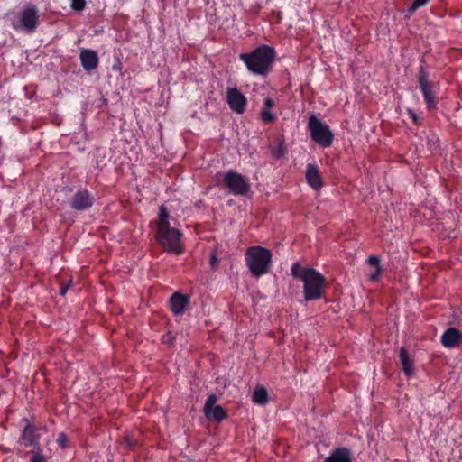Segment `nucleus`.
<instances>
[{
  "label": "nucleus",
  "mask_w": 462,
  "mask_h": 462,
  "mask_svg": "<svg viewBox=\"0 0 462 462\" xmlns=\"http://www.w3.org/2000/svg\"><path fill=\"white\" fill-rule=\"evenodd\" d=\"M308 131L311 139L320 147L328 148L334 140V134L329 126L312 114L309 117Z\"/></svg>",
  "instance_id": "obj_5"
},
{
  "label": "nucleus",
  "mask_w": 462,
  "mask_h": 462,
  "mask_svg": "<svg viewBox=\"0 0 462 462\" xmlns=\"http://www.w3.org/2000/svg\"><path fill=\"white\" fill-rule=\"evenodd\" d=\"M39 18L40 15L37 6L32 3H27L13 22V27L15 30H22L27 33H32L38 27Z\"/></svg>",
  "instance_id": "obj_6"
},
{
  "label": "nucleus",
  "mask_w": 462,
  "mask_h": 462,
  "mask_svg": "<svg viewBox=\"0 0 462 462\" xmlns=\"http://www.w3.org/2000/svg\"><path fill=\"white\" fill-rule=\"evenodd\" d=\"M226 102L230 109L238 115L243 114L247 106V98L237 88H227Z\"/></svg>",
  "instance_id": "obj_9"
},
{
  "label": "nucleus",
  "mask_w": 462,
  "mask_h": 462,
  "mask_svg": "<svg viewBox=\"0 0 462 462\" xmlns=\"http://www.w3.org/2000/svg\"><path fill=\"white\" fill-rule=\"evenodd\" d=\"M29 462H47L44 456L41 452H35L30 457Z\"/></svg>",
  "instance_id": "obj_26"
},
{
  "label": "nucleus",
  "mask_w": 462,
  "mask_h": 462,
  "mask_svg": "<svg viewBox=\"0 0 462 462\" xmlns=\"http://www.w3.org/2000/svg\"><path fill=\"white\" fill-rule=\"evenodd\" d=\"M70 8L76 12H82L86 7V0H69Z\"/></svg>",
  "instance_id": "obj_23"
},
{
  "label": "nucleus",
  "mask_w": 462,
  "mask_h": 462,
  "mask_svg": "<svg viewBox=\"0 0 462 462\" xmlns=\"http://www.w3.org/2000/svg\"><path fill=\"white\" fill-rule=\"evenodd\" d=\"M302 282L305 300H316L323 297L326 278L320 273L312 269L302 277Z\"/></svg>",
  "instance_id": "obj_4"
},
{
  "label": "nucleus",
  "mask_w": 462,
  "mask_h": 462,
  "mask_svg": "<svg viewBox=\"0 0 462 462\" xmlns=\"http://www.w3.org/2000/svg\"><path fill=\"white\" fill-rule=\"evenodd\" d=\"M246 265L254 277L266 274L272 264V253L269 249L254 245L246 249L245 254Z\"/></svg>",
  "instance_id": "obj_3"
},
{
  "label": "nucleus",
  "mask_w": 462,
  "mask_h": 462,
  "mask_svg": "<svg viewBox=\"0 0 462 462\" xmlns=\"http://www.w3.org/2000/svg\"><path fill=\"white\" fill-rule=\"evenodd\" d=\"M171 216L165 206H161L158 212L156 239L163 249L174 254L183 252L181 232L171 226Z\"/></svg>",
  "instance_id": "obj_1"
},
{
  "label": "nucleus",
  "mask_w": 462,
  "mask_h": 462,
  "mask_svg": "<svg viewBox=\"0 0 462 462\" xmlns=\"http://www.w3.org/2000/svg\"><path fill=\"white\" fill-rule=\"evenodd\" d=\"M408 114L410 116V117L411 118V120L415 123V124H419V117L417 116V115L415 114L414 111L412 110H408Z\"/></svg>",
  "instance_id": "obj_27"
},
{
  "label": "nucleus",
  "mask_w": 462,
  "mask_h": 462,
  "mask_svg": "<svg viewBox=\"0 0 462 462\" xmlns=\"http://www.w3.org/2000/svg\"><path fill=\"white\" fill-rule=\"evenodd\" d=\"M70 282H69L66 286H61L60 291V294L61 296H64L67 293V291L70 286Z\"/></svg>",
  "instance_id": "obj_29"
},
{
  "label": "nucleus",
  "mask_w": 462,
  "mask_h": 462,
  "mask_svg": "<svg viewBox=\"0 0 462 462\" xmlns=\"http://www.w3.org/2000/svg\"><path fill=\"white\" fill-rule=\"evenodd\" d=\"M274 106V100L269 97L263 99V106L260 111V118L264 124H273L276 120V116L272 113Z\"/></svg>",
  "instance_id": "obj_18"
},
{
  "label": "nucleus",
  "mask_w": 462,
  "mask_h": 462,
  "mask_svg": "<svg viewBox=\"0 0 462 462\" xmlns=\"http://www.w3.org/2000/svg\"><path fill=\"white\" fill-rule=\"evenodd\" d=\"M57 443L61 448H65L68 443V438L65 433H60L58 435Z\"/></svg>",
  "instance_id": "obj_25"
},
{
  "label": "nucleus",
  "mask_w": 462,
  "mask_h": 462,
  "mask_svg": "<svg viewBox=\"0 0 462 462\" xmlns=\"http://www.w3.org/2000/svg\"><path fill=\"white\" fill-rule=\"evenodd\" d=\"M324 462H352V454L347 448L334 449Z\"/></svg>",
  "instance_id": "obj_17"
},
{
  "label": "nucleus",
  "mask_w": 462,
  "mask_h": 462,
  "mask_svg": "<svg viewBox=\"0 0 462 462\" xmlns=\"http://www.w3.org/2000/svg\"><path fill=\"white\" fill-rule=\"evenodd\" d=\"M269 397L265 387L257 386L253 393L252 401L254 403L264 406L268 402Z\"/></svg>",
  "instance_id": "obj_20"
},
{
  "label": "nucleus",
  "mask_w": 462,
  "mask_h": 462,
  "mask_svg": "<svg viewBox=\"0 0 462 462\" xmlns=\"http://www.w3.org/2000/svg\"><path fill=\"white\" fill-rule=\"evenodd\" d=\"M217 397L215 394H210L204 405V413L208 419H214L217 421H222L226 413L220 405H215Z\"/></svg>",
  "instance_id": "obj_11"
},
{
  "label": "nucleus",
  "mask_w": 462,
  "mask_h": 462,
  "mask_svg": "<svg viewBox=\"0 0 462 462\" xmlns=\"http://www.w3.org/2000/svg\"><path fill=\"white\" fill-rule=\"evenodd\" d=\"M305 178L307 183L315 190L323 187L322 177L316 163H308L306 166Z\"/></svg>",
  "instance_id": "obj_12"
},
{
  "label": "nucleus",
  "mask_w": 462,
  "mask_h": 462,
  "mask_svg": "<svg viewBox=\"0 0 462 462\" xmlns=\"http://www.w3.org/2000/svg\"><path fill=\"white\" fill-rule=\"evenodd\" d=\"M224 181L230 192L234 195L244 196L248 192L250 188L243 175L233 171H228L226 173Z\"/></svg>",
  "instance_id": "obj_8"
},
{
  "label": "nucleus",
  "mask_w": 462,
  "mask_h": 462,
  "mask_svg": "<svg viewBox=\"0 0 462 462\" xmlns=\"http://www.w3.org/2000/svg\"><path fill=\"white\" fill-rule=\"evenodd\" d=\"M79 60L86 71H92L98 66V57L93 50H83L79 54Z\"/></svg>",
  "instance_id": "obj_14"
},
{
  "label": "nucleus",
  "mask_w": 462,
  "mask_h": 462,
  "mask_svg": "<svg viewBox=\"0 0 462 462\" xmlns=\"http://www.w3.org/2000/svg\"><path fill=\"white\" fill-rule=\"evenodd\" d=\"M22 439L24 441V445L27 447L38 446V440L40 439L38 429L34 425L27 423L23 430Z\"/></svg>",
  "instance_id": "obj_16"
},
{
  "label": "nucleus",
  "mask_w": 462,
  "mask_h": 462,
  "mask_svg": "<svg viewBox=\"0 0 462 462\" xmlns=\"http://www.w3.org/2000/svg\"><path fill=\"white\" fill-rule=\"evenodd\" d=\"M113 69H114V70H120V69H121V62H120V61H118V63H117V64H115V65L113 66Z\"/></svg>",
  "instance_id": "obj_30"
},
{
  "label": "nucleus",
  "mask_w": 462,
  "mask_h": 462,
  "mask_svg": "<svg viewBox=\"0 0 462 462\" xmlns=\"http://www.w3.org/2000/svg\"><path fill=\"white\" fill-rule=\"evenodd\" d=\"M367 263L374 267V271L369 274V278L372 282H376L383 273L380 259L376 255H371L368 257Z\"/></svg>",
  "instance_id": "obj_21"
},
{
  "label": "nucleus",
  "mask_w": 462,
  "mask_h": 462,
  "mask_svg": "<svg viewBox=\"0 0 462 462\" xmlns=\"http://www.w3.org/2000/svg\"><path fill=\"white\" fill-rule=\"evenodd\" d=\"M94 196L86 189H79L70 200V206L78 211L90 208L94 204Z\"/></svg>",
  "instance_id": "obj_10"
},
{
  "label": "nucleus",
  "mask_w": 462,
  "mask_h": 462,
  "mask_svg": "<svg viewBox=\"0 0 462 462\" xmlns=\"http://www.w3.org/2000/svg\"><path fill=\"white\" fill-rule=\"evenodd\" d=\"M400 360L404 374L411 376L414 374L413 361L410 358L407 350L404 347L400 349Z\"/></svg>",
  "instance_id": "obj_19"
},
{
  "label": "nucleus",
  "mask_w": 462,
  "mask_h": 462,
  "mask_svg": "<svg viewBox=\"0 0 462 462\" xmlns=\"http://www.w3.org/2000/svg\"><path fill=\"white\" fill-rule=\"evenodd\" d=\"M275 55L276 52L273 47L263 44L250 52L241 53L239 59L252 74L266 76L274 61Z\"/></svg>",
  "instance_id": "obj_2"
},
{
  "label": "nucleus",
  "mask_w": 462,
  "mask_h": 462,
  "mask_svg": "<svg viewBox=\"0 0 462 462\" xmlns=\"http://www.w3.org/2000/svg\"><path fill=\"white\" fill-rule=\"evenodd\" d=\"M430 0H414L409 7L410 12H414L416 9L425 5Z\"/></svg>",
  "instance_id": "obj_24"
},
{
  "label": "nucleus",
  "mask_w": 462,
  "mask_h": 462,
  "mask_svg": "<svg viewBox=\"0 0 462 462\" xmlns=\"http://www.w3.org/2000/svg\"><path fill=\"white\" fill-rule=\"evenodd\" d=\"M418 82L428 109H434L438 104L437 85L430 81L425 69H420Z\"/></svg>",
  "instance_id": "obj_7"
},
{
  "label": "nucleus",
  "mask_w": 462,
  "mask_h": 462,
  "mask_svg": "<svg viewBox=\"0 0 462 462\" xmlns=\"http://www.w3.org/2000/svg\"><path fill=\"white\" fill-rule=\"evenodd\" d=\"M189 296L175 292L170 299V309L174 315H182L189 306Z\"/></svg>",
  "instance_id": "obj_13"
},
{
  "label": "nucleus",
  "mask_w": 462,
  "mask_h": 462,
  "mask_svg": "<svg viewBox=\"0 0 462 462\" xmlns=\"http://www.w3.org/2000/svg\"><path fill=\"white\" fill-rule=\"evenodd\" d=\"M218 263V258L216 254H213L210 257V263L213 267L217 266Z\"/></svg>",
  "instance_id": "obj_28"
},
{
  "label": "nucleus",
  "mask_w": 462,
  "mask_h": 462,
  "mask_svg": "<svg viewBox=\"0 0 462 462\" xmlns=\"http://www.w3.org/2000/svg\"><path fill=\"white\" fill-rule=\"evenodd\" d=\"M461 340L462 333L455 328H448L441 336V344L448 348L457 346Z\"/></svg>",
  "instance_id": "obj_15"
},
{
  "label": "nucleus",
  "mask_w": 462,
  "mask_h": 462,
  "mask_svg": "<svg viewBox=\"0 0 462 462\" xmlns=\"http://www.w3.org/2000/svg\"><path fill=\"white\" fill-rule=\"evenodd\" d=\"M313 268H301L299 263H294L291 265V274L299 278L302 281V277L308 273L310 272Z\"/></svg>",
  "instance_id": "obj_22"
}]
</instances>
